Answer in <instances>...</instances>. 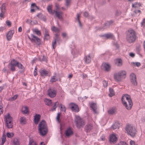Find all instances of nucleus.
<instances>
[{
    "label": "nucleus",
    "mask_w": 145,
    "mask_h": 145,
    "mask_svg": "<svg viewBox=\"0 0 145 145\" xmlns=\"http://www.w3.org/2000/svg\"><path fill=\"white\" fill-rule=\"evenodd\" d=\"M121 101L123 105L128 110H130L133 106V103L130 95L125 94L121 97Z\"/></svg>",
    "instance_id": "1"
},
{
    "label": "nucleus",
    "mask_w": 145,
    "mask_h": 145,
    "mask_svg": "<svg viewBox=\"0 0 145 145\" xmlns=\"http://www.w3.org/2000/svg\"><path fill=\"white\" fill-rule=\"evenodd\" d=\"M38 129L40 134L42 136H44L47 133L48 131L47 123L45 121L42 120L38 126Z\"/></svg>",
    "instance_id": "2"
},
{
    "label": "nucleus",
    "mask_w": 145,
    "mask_h": 145,
    "mask_svg": "<svg viewBox=\"0 0 145 145\" xmlns=\"http://www.w3.org/2000/svg\"><path fill=\"white\" fill-rule=\"evenodd\" d=\"M137 36L135 32L133 30L128 31L126 33V39L127 41L129 43H133L135 41Z\"/></svg>",
    "instance_id": "3"
},
{
    "label": "nucleus",
    "mask_w": 145,
    "mask_h": 145,
    "mask_svg": "<svg viewBox=\"0 0 145 145\" xmlns=\"http://www.w3.org/2000/svg\"><path fill=\"white\" fill-rule=\"evenodd\" d=\"M125 130L126 132L129 135L132 137H134L135 136L137 132L135 128L131 125H127L125 127Z\"/></svg>",
    "instance_id": "4"
},
{
    "label": "nucleus",
    "mask_w": 145,
    "mask_h": 145,
    "mask_svg": "<svg viewBox=\"0 0 145 145\" xmlns=\"http://www.w3.org/2000/svg\"><path fill=\"white\" fill-rule=\"evenodd\" d=\"M28 37L32 42L35 43L39 45L40 44L41 41L40 39L33 34H31L30 37L28 35Z\"/></svg>",
    "instance_id": "5"
},
{
    "label": "nucleus",
    "mask_w": 145,
    "mask_h": 145,
    "mask_svg": "<svg viewBox=\"0 0 145 145\" xmlns=\"http://www.w3.org/2000/svg\"><path fill=\"white\" fill-rule=\"evenodd\" d=\"M75 121L76 123L77 127L78 128L83 127L85 124L84 121L79 116H77L76 117Z\"/></svg>",
    "instance_id": "6"
},
{
    "label": "nucleus",
    "mask_w": 145,
    "mask_h": 145,
    "mask_svg": "<svg viewBox=\"0 0 145 145\" xmlns=\"http://www.w3.org/2000/svg\"><path fill=\"white\" fill-rule=\"evenodd\" d=\"M16 67V64L15 59L11 60L8 65V68L12 72H14L16 71L15 67Z\"/></svg>",
    "instance_id": "7"
},
{
    "label": "nucleus",
    "mask_w": 145,
    "mask_h": 145,
    "mask_svg": "<svg viewBox=\"0 0 145 145\" xmlns=\"http://www.w3.org/2000/svg\"><path fill=\"white\" fill-rule=\"evenodd\" d=\"M130 79L132 84L134 86H136L137 83L136 80V75L133 73H131L130 75Z\"/></svg>",
    "instance_id": "8"
},
{
    "label": "nucleus",
    "mask_w": 145,
    "mask_h": 145,
    "mask_svg": "<svg viewBox=\"0 0 145 145\" xmlns=\"http://www.w3.org/2000/svg\"><path fill=\"white\" fill-rule=\"evenodd\" d=\"M69 107L72 111L78 112L79 111V109L77 105L74 103H71L69 104Z\"/></svg>",
    "instance_id": "9"
},
{
    "label": "nucleus",
    "mask_w": 145,
    "mask_h": 145,
    "mask_svg": "<svg viewBox=\"0 0 145 145\" xmlns=\"http://www.w3.org/2000/svg\"><path fill=\"white\" fill-rule=\"evenodd\" d=\"M16 67H17L18 69H20L19 71V72L20 73H22L24 72L25 70V69L23 65L16 60Z\"/></svg>",
    "instance_id": "10"
},
{
    "label": "nucleus",
    "mask_w": 145,
    "mask_h": 145,
    "mask_svg": "<svg viewBox=\"0 0 145 145\" xmlns=\"http://www.w3.org/2000/svg\"><path fill=\"white\" fill-rule=\"evenodd\" d=\"M93 124L90 123H88L86 125L85 127V131L87 133H89L93 129Z\"/></svg>",
    "instance_id": "11"
},
{
    "label": "nucleus",
    "mask_w": 145,
    "mask_h": 145,
    "mask_svg": "<svg viewBox=\"0 0 145 145\" xmlns=\"http://www.w3.org/2000/svg\"><path fill=\"white\" fill-rule=\"evenodd\" d=\"M60 40V38L58 35L57 34L55 35L54 37V40L52 42V45L53 48L55 49L56 47L55 44H56V41H58Z\"/></svg>",
    "instance_id": "12"
},
{
    "label": "nucleus",
    "mask_w": 145,
    "mask_h": 145,
    "mask_svg": "<svg viewBox=\"0 0 145 145\" xmlns=\"http://www.w3.org/2000/svg\"><path fill=\"white\" fill-rule=\"evenodd\" d=\"M117 139V138L116 135L112 134L110 135L109 142L110 143L115 144L116 142Z\"/></svg>",
    "instance_id": "13"
},
{
    "label": "nucleus",
    "mask_w": 145,
    "mask_h": 145,
    "mask_svg": "<svg viewBox=\"0 0 145 145\" xmlns=\"http://www.w3.org/2000/svg\"><path fill=\"white\" fill-rule=\"evenodd\" d=\"M71 53L74 57H76L80 54L79 50L76 48L75 46L74 47V48L72 49Z\"/></svg>",
    "instance_id": "14"
},
{
    "label": "nucleus",
    "mask_w": 145,
    "mask_h": 145,
    "mask_svg": "<svg viewBox=\"0 0 145 145\" xmlns=\"http://www.w3.org/2000/svg\"><path fill=\"white\" fill-rule=\"evenodd\" d=\"M56 91L54 90H52L50 89L48 90V95L51 97H54L56 95Z\"/></svg>",
    "instance_id": "15"
},
{
    "label": "nucleus",
    "mask_w": 145,
    "mask_h": 145,
    "mask_svg": "<svg viewBox=\"0 0 145 145\" xmlns=\"http://www.w3.org/2000/svg\"><path fill=\"white\" fill-rule=\"evenodd\" d=\"M5 120L6 123V124H7V123L8 124L13 123L12 121V118L9 113L5 116Z\"/></svg>",
    "instance_id": "16"
},
{
    "label": "nucleus",
    "mask_w": 145,
    "mask_h": 145,
    "mask_svg": "<svg viewBox=\"0 0 145 145\" xmlns=\"http://www.w3.org/2000/svg\"><path fill=\"white\" fill-rule=\"evenodd\" d=\"M39 72L42 77L44 78L45 76H46L48 75V72L45 69H40L39 71Z\"/></svg>",
    "instance_id": "17"
},
{
    "label": "nucleus",
    "mask_w": 145,
    "mask_h": 145,
    "mask_svg": "<svg viewBox=\"0 0 145 145\" xmlns=\"http://www.w3.org/2000/svg\"><path fill=\"white\" fill-rule=\"evenodd\" d=\"M114 80L117 82H120L122 79L119 72L114 74Z\"/></svg>",
    "instance_id": "18"
},
{
    "label": "nucleus",
    "mask_w": 145,
    "mask_h": 145,
    "mask_svg": "<svg viewBox=\"0 0 145 145\" xmlns=\"http://www.w3.org/2000/svg\"><path fill=\"white\" fill-rule=\"evenodd\" d=\"M14 33V30H10L7 34L6 35V37L8 41H9L11 39Z\"/></svg>",
    "instance_id": "19"
},
{
    "label": "nucleus",
    "mask_w": 145,
    "mask_h": 145,
    "mask_svg": "<svg viewBox=\"0 0 145 145\" xmlns=\"http://www.w3.org/2000/svg\"><path fill=\"white\" fill-rule=\"evenodd\" d=\"M73 132L70 127L68 128L65 131V134L66 136L69 137L72 135Z\"/></svg>",
    "instance_id": "20"
},
{
    "label": "nucleus",
    "mask_w": 145,
    "mask_h": 145,
    "mask_svg": "<svg viewBox=\"0 0 145 145\" xmlns=\"http://www.w3.org/2000/svg\"><path fill=\"white\" fill-rule=\"evenodd\" d=\"M114 22L112 20L107 21L105 22L104 24V26L103 29H104L109 27V26Z\"/></svg>",
    "instance_id": "21"
},
{
    "label": "nucleus",
    "mask_w": 145,
    "mask_h": 145,
    "mask_svg": "<svg viewBox=\"0 0 145 145\" xmlns=\"http://www.w3.org/2000/svg\"><path fill=\"white\" fill-rule=\"evenodd\" d=\"M41 116L40 114H36L34 117V121L35 124H37L39 121Z\"/></svg>",
    "instance_id": "22"
},
{
    "label": "nucleus",
    "mask_w": 145,
    "mask_h": 145,
    "mask_svg": "<svg viewBox=\"0 0 145 145\" xmlns=\"http://www.w3.org/2000/svg\"><path fill=\"white\" fill-rule=\"evenodd\" d=\"M115 64L118 67H121L122 65V61L120 59H117L115 60Z\"/></svg>",
    "instance_id": "23"
},
{
    "label": "nucleus",
    "mask_w": 145,
    "mask_h": 145,
    "mask_svg": "<svg viewBox=\"0 0 145 145\" xmlns=\"http://www.w3.org/2000/svg\"><path fill=\"white\" fill-rule=\"evenodd\" d=\"M90 107L93 110V112L95 113H97L96 109H97V105L96 103H92L90 105Z\"/></svg>",
    "instance_id": "24"
},
{
    "label": "nucleus",
    "mask_w": 145,
    "mask_h": 145,
    "mask_svg": "<svg viewBox=\"0 0 145 145\" xmlns=\"http://www.w3.org/2000/svg\"><path fill=\"white\" fill-rule=\"evenodd\" d=\"M54 12H55L56 15L58 18L61 19L62 18L63 13L61 11H58L54 10Z\"/></svg>",
    "instance_id": "25"
},
{
    "label": "nucleus",
    "mask_w": 145,
    "mask_h": 145,
    "mask_svg": "<svg viewBox=\"0 0 145 145\" xmlns=\"http://www.w3.org/2000/svg\"><path fill=\"white\" fill-rule=\"evenodd\" d=\"M59 105V103L58 101L56 102L53 104V106L51 108L50 111L53 112L56 110V108Z\"/></svg>",
    "instance_id": "26"
},
{
    "label": "nucleus",
    "mask_w": 145,
    "mask_h": 145,
    "mask_svg": "<svg viewBox=\"0 0 145 145\" xmlns=\"http://www.w3.org/2000/svg\"><path fill=\"white\" fill-rule=\"evenodd\" d=\"M45 33L44 34V39H46V40H48L50 38L48 33V31L47 29H45Z\"/></svg>",
    "instance_id": "27"
},
{
    "label": "nucleus",
    "mask_w": 145,
    "mask_h": 145,
    "mask_svg": "<svg viewBox=\"0 0 145 145\" xmlns=\"http://www.w3.org/2000/svg\"><path fill=\"white\" fill-rule=\"evenodd\" d=\"M122 79H124L126 77V72L125 71H122L119 72Z\"/></svg>",
    "instance_id": "28"
},
{
    "label": "nucleus",
    "mask_w": 145,
    "mask_h": 145,
    "mask_svg": "<svg viewBox=\"0 0 145 145\" xmlns=\"http://www.w3.org/2000/svg\"><path fill=\"white\" fill-rule=\"evenodd\" d=\"M103 66L106 71L108 72L110 70V66L109 64L105 63L103 64Z\"/></svg>",
    "instance_id": "29"
},
{
    "label": "nucleus",
    "mask_w": 145,
    "mask_h": 145,
    "mask_svg": "<svg viewBox=\"0 0 145 145\" xmlns=\"http://www.w3.org/2000/svg\"><path fill=\"white\" fill-rule=\"evenodd\" d=\"M37 16L41 20H42L44 21L46 20V18L45 16L43 15L41 13H38L37 15Z\"/></svg>",
    "instance_id": "30"
},
{
    "label": "nucleus",
    "mask_w": 145,
    "mask_h": 145,
    "mask_svg": "<svg viewBox=\"0 0 145 145\" xmlns=\"http://www.w3.org/2000/svg\"><path fill=\"white\" fill-rule=\"evenodd\" d=\"M60 108V111L64 112L63 114H65L66 113V108L64 105L61 104L59 106Z\"/></svg>",
    "instance_id": "31"
},
{
    "label": "nucleus",
    "mask_w": 145,
    "mask_h": 145,
    "mask_svg": "<svg viewBox=\"0 0 145 145\" xmlns=\"http://www.w3.org/2000/svg\"><path fill=\"white\" fill-rule=\"evenodd\" d=\"M120 126V124L118 122H115L112 125V127L113 129H119Z\"/></svg>",
    "instance_id": "32"
},
{
    "label": "nucleus",
    "mask_w": 145,
    "mask_h": 145,
    "mask_svg": "<svg viewBox=\"0 0 145 145\" xmlns=\"http://www.w3.org/2000/svg\"><path fill=\"white\" fill-rule=\"evenodd\" d=\"M116 111V109L115 108H110L108 111V114H115Z\"/></svg>",
    "instance_id": "33"
},
{
    "label": "nucleus",
    "mask_w": 145,
    "mask_h": 145,
    "mask_svg": "<svg viewBox=\"0 0 145 145\" xmlns=\"http://www.w3.org/2000/svg\"><path fill=\"white\" fill-rule=\"evenodd\" d=\"M91 61V58L89 55L85 57V61L86 63H90Z\"/></svg>",
    "instance_id": "34"
},
{
    "label": "nucleus",
    "mask_w": 145,
    "mask_h": 145,
    "mask_svg": "<svg viewBox=\"0 0 145 145\" xmlns=\"http://www.w3.org/2000/svg\"><path fill=\"white\" fill-rule=\"evenodd\" d=\"M113 35L112 34L109 33V34H106L104 35H101L102 37H105L107 39H109L110 38H112L113 37Z\"/></svg>",
    "instance_id": "35"
},
{
    "label": "nucleus",
    "mask_w": 145,
    "mask_h": 145,
    "mask_svg": "<svg viewBox=\"0 0 145 145\" xmlns=\"http://www.w3.org/2000/svg\"><path fill=\"white\" fill-rule=\"evenodd\" d=\"M110 93L109 94V96L110 97H112L114 95V93L113 89L111 88H110L109 89Z\"/></svg>",
    "instance_id": "36"
},
{
    "label": "nucleus",
    "mask_w": 145,
    "mask_h": 145,
    "mask_svg": "<svg viewBox=\"0 0 145 145\" xmlns=\"http://www.w3.org/2000/svg\"><path fill=\"white\" fill-rule=\"evenodd\" d=\"M6 140V137L5 135L3 134L1 138V145H3L4 144Z\"/></svg>",
    "instance_id": "37"
},
{
    "label": "nucleus",
    "mask_w": 145,
    "mask_h": 145,
    "mask_svg": "<svg viewBox=\"0 0 145 145\" xmlns=\"http://www.w3.org/2000/svg\"><path fill=\"white\" fill-rule=\"evenodd\" d=\"M24 109V110H22V112L24 114H28L29 113V111L28 108L27 106H25L23 108Z\"/></svg>",
    "instance_id": "38"
},
{
    "label": "nucleus",
    "mask_w": 145,
    "mask_h": 145,
    "mask_svg": "<svg viewBox=\"0 0 145 145\" xmlns=\"http://www.w3.org/2000/svg\"><path fill=\"white\" fill-rule=\"evenodd\" d=\"M1 12H5L6 11V9L5 3H3L1 7Z\"/></svg>",
    "instance_id": "39"
},
{
    "label": "nucleus",
    "mask_w": 145,
    "mask_h": 145,
    "mask_svg": "<svg viewBox=\"0 0 145 145\" xmlns=\"http://www.w3.org/2000/svg\"><path fill=\"white\" fill-rule=\"evenodd\" d=\"M80 14H77V19L76 20L77 21H78L79 25L80 27H81L82 26V24L81 23V22L80 20V19L79 18V17H80Z\"/></svg>",
    "instance_id": "40"
},
{
    "label": "nucleus",
    "mask_w": 145,
    "mask_h": 145,
    "mask_svg": "<svg viewBox=\"0 0 145 145\" xmlns=\"http://www.w3.org/2000/svg\"><path fill=\"white\" fill-rule=\"evenodd\" d=\"M47 10L49 13L51 14H53L54 13L52 9V7L50 5H48L47 7Z\"/></svg>",
    "instance_id": "41"
},
{
    "label": "nucleus",
    "mask_w": 145,
    "mask_h": 145,
    "mask_svg": "<svg viewBox=\"0 0 145 145\" xmlns=\"http://www.w3.org/2000/svg\"><path fill=\"white\" fill-rule=\"evenodd\" d=\"M39 59L40 61H46V58L44 55L40 56L39 58Z\"/></svg>",
    "instance_id": "42"
},
{
    "label": "nucleus",
    "mask_w": 145,
    "mask_h": 145,
    "mask_svg": "<svg viewBox=\"0 0 145 145\" xmlns=\"http://www.w3.org/2000/svg\"><path fill=\"white\" fill-rule=\"evenodd\" d=\"M33 32H35L36 34L40 36L41 35L40 31L37 29H35L33 30Z\"/></svg>",
    "instance_id": "43"
},
{
    "label": "nucleus",
    "mask_w": 145,
    "mask_h": 145,
    "mask_svg": "<svg viewBox=\"0 0 145 145\" xmlns=\"http://www.w3.org/2000/svg\"><path fill=\"white\" fill-rule=\"evenodd\" d=\"M13 143L14 145H20L18 139L17 138L14 139Z\"/></svg>",
    "instance_id": "44"
},
{
    "label": "nucleus",
    "mask_w": 145,
    "mask_h": 145,
    "mask_svg": "<svg viewBox=\"0 0 145 145\" xmlns=\"http://www.w3.org/2000/svg\"><path fill=\"white\" fill-rule=\"evenodd\" d=\"M45 102L46 104L48 106H50L52 104L51 100L47 99L45 100Z\"/></svg>",
    "instance_id": "45"
},
{
    "label": "nucleus",
    "mask_w": 145,
    "mask_h": 145,
    "mask_svg": "<svg viewBox=\"0 0 145 145\" xmlns=\"http://www.w3.org/2000/svg\"><path fill=\"white\" fill-rule=\"evenodd\" d=\"M20 121L21 124H25V118L24 117H21L20 119Z\"/></svg>",
    "instance_id": "46"
},
{
    "label": "nucleus",
    "mask_w": 145,
    "mask_h": 145,
    "mask_svg": "<svg viewBox=\"0 0 145 145\" xmlns=\"http://www.w3.org/2000/svg\"><path fill=\"white\" fill-rule=\"evenodd\" d=\"M7 137L11 138L14 136V134L13 133L8 132L7 133Z\"/></svg>",
    "instance_id": "47"
},
{
    "label": "nucleus",
    "mask_w": 145,
    "mask_h": 145,
    "mask_svg": "<svg viewBox=\"0 0 145 145\" xmlns=\"http://www.w3.org/2000/svg\"><path fill=\"white\" fill-rule=\"evenodd\" d=\"M52 31L55 32H58L59 31V29L55 26H53L51 28Z\"/></svg>",
    "instance_id": "48"
},
{
    "label": "nucleus",
    "mask_w": 145,
    "mask_h": 145,
    "mask_svg": "<svg viewBox=\"0 0 145 145\" xmlns=\"http://www.w3.org/2000/svg\"><path fill=\"white\" fill-rule=\"evenodd\" d=\"M141 26L144 29L145 26V18H143L142 22L141 23Z\"/></svg>",
    "instance_id": "49"
},
{
    "label": "nucleus",
    "mask_w": 145,
    "mask_h": 145,
    "mask_svg": "<svg viewBox=\"0 0 145 145\" xmlns=\"http://www.w3.org/2000/svg\"><path fill=\"white\" fill-rule=\"evenodd\" d=\"M115 145H128L124 141H121L118 144Z\"/></svg>",
    "instance_id": "50"
},
{
    "label": "nucleus",
    "mask_w": 145,
    "mask_h": 145,
    "mask_svg": "<svg viewBox=\"0 0 145 145\" xmlns=\"http://www.w3.org/2000/svg\"><path fill=\"white\" fill-rule=\"evenodd\" d=\"M132 63L134 65V66L136 65L137 67H139L140 65V64L139 62H132Z\"/></svg>",
    "instance_id": "51"
},
{
    "label": "nucleus",
    "mask_w": 145,
    "mask_h": 145,
    "mask_svg": "<svg viewBox=\"0 0 145 145\" xmlns=\"http://www.w3.org/2000/svg\"><path fill=\"white\" fill-rule=\"evenodd\" d=\"M60 114L58 113H57V115L56 118V120L58 122H60L59 119L60 118Z\"/></svg>",
    "instance_id": "52"
},
{
    "label": "nucleus",
    "mask_w": 145,
    "mask_h": 145,
    "mask_svg": "<svg viewBox=\"0 0 145 145\" xmlns=\"http://www.w3.org/2000/svg\"><path fill=\"white\" fill-rule=\"evenodd\" d=\"M6 125L8 128H12L13 126L12 123L8 124L7 123V124H6Z\"/></svg>",
    "instance_id": "53"
},
{
    "label": "nucleus",
    "mask_w": 145,
    "mask_h": 145,
    "mask_svg": "<svg viewBox=\"0 0 145 145\" xmlns=\"http://www.w3.org/2000/svg\"><path fill=\"white\" fill-rule=\"evenodd\" d=\"M103 85L104 86L105 88L107 87L108 85L107 81L105 80H103Z\"/></svg>",
    "instance_id": "54"
},
{
    "label": "nucleus",
    "mask_w": 145,
    "mask_h": 145,
    "mask_svg": "<svg viewBox=\"0 0 145 145\" xmlns=\"http://www.w3.org/2000/svg\"><path fill=\"white\" fill-rule=\"evenodd\" d=\"M71 2V0H65V5L68 7L69 5V4Z\"/></svg>",
    "instance_id": "55"
},
{
    "label": "nucleus",
    "mask_w": 145,
    "mask_h": 145,
    "mask_svg": "<svg viewBox=\"0 0 145 145\" xmlns=\"http://www.w3.org/2000/svg\"><path fill=\"white\" fill-rule=\"evenodd\" d=\"M18 95H16L13 96V97L11 98V101H14L16 100L17 98Z\"/></svg>",
    "instance_id": "56"
},
{
    "label": "nucleus",
    "mask_w": 145,
    "mask_h": 145,
    "mask_svg": "<svg viewBox=\"0 0 145 145\" xmlns=\"http://www.w3.org/2000/svg\"><path fill=\"white\" fill-rule=\"evenodd\" d=\"M37 67H35L34 71L33 72V75L35 76L37 74Z\"/></svg>",
    "instance_id": "57"
},
{
    "label": "nucleus",
    "mask_w": 145,
    "mask_h": 145,
    "mask_svg": "<svg viewBox=\"0 0 145 145\" xmlns=\"http://www.w3.org/2000/svg\"><path fill=\"white\" fill-rule=\"evenodd\" d=\"M34 142H34V141L33 140L31 139L30 138L29 144L28 145H33V143Z\"/></svg>",
    "instance_id": "58"
},
{
    "label": "nucleus",
    "mask_w": 145,
    "mask_h": 145,
    "mask_svg": "<svg viewBox=\"0 0 145 145\" xmlns=\"http://www.w3.org/2000/svg\"><path fill=\"white\" fill-rule=\"evenodd\" d=\"M6 24H7V25L9 27L11 26V22L8 21L7 20L6 22Z\"/></svg>",
    "instance_id": "59"
},
{
    "label": "nucleus",
    "mask_w": 145,
    "mask_h": 145,
    "mask_svg": "<svg viewBox=\"0 0 145 145\" xmlns=\"http://www.w3.org/2000/svg\"><path fill=\"white\" fill-rule=\"evenodd\" d=\"M121 14V12L120 11L117 10L116 11L115 14L116 16H118L120 15Z\"/></svg>",
    "instance_id": "60"
},
{
    "label": "nucleus",
    "mask_w": 145,
    "mask_h": 145,
    "mask_svg": "<svg viewBox=\"0 0 145 145\" xmlns=\"http://www.w3.org/2000/svg\"><path fill=\"white\" fill-rule=\"evenodd\" d=\"M84 16L86 17H87L89 16L88 13L87 12H85L84 13Z\"/></svg>",
    "instance_id": "61"
},
{
    "label": "nucleus",
    "mask_w": 145,
    "mask_h": 145,
    "mask_svg": "<svg viewBox=\"0 0 145 145\" xmlns=\"http://www.w3.org/2000/svg\"><path fill=\"white\" fill-rule=\"evenodd\" d=\"M3 106L2 105H0V115L2 114L3 112V110L2 109Z\"/></svg>",
    "instance_id": "62"
},
{
    "label": "nucleus",
    "mask_w": 145,
    "mask_h": 145,
    "mask_svg": "<svg viewBox=\"0 0 145 145\" xmlns=\"http://www.w3.org/2000/svg\"><path fill=\"white\" fill-rule=\"evenodd\" d=\"M55 7H56V10L57 11L58 10H59V7L58 5L56 4L55 5Z\"/></svg>",
    "instance_id": "63"
},
{
    "label": "nucleus",
    "mask_w": 145,
    "mask_h": 145,
    "mask_svg": "<svg viewBox=\"0 0 145 145\" xmlns=\"http://www.w3.org/2000/svg\"><path fill=\"white\" fill-rule=\"evenodd\" d=\"M130 143L131 145H135V142L131 140L130 141Z\"/></svg>",
    "instance_id": "64"
}]
</instances>
